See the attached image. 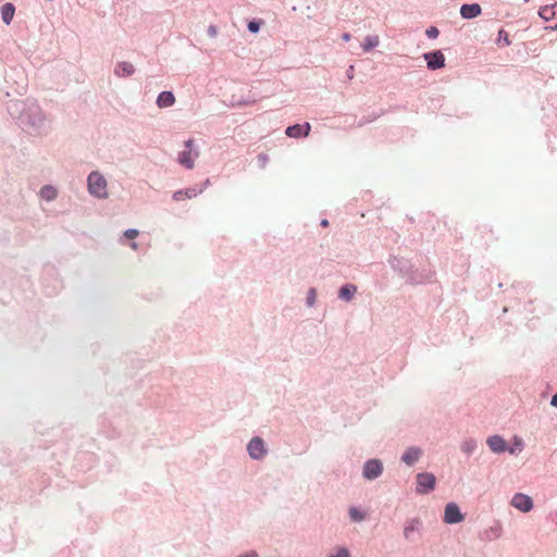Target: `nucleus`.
I'll return each instance as SVG.
<instances>
[{"label": "nucleus", "instance_id": "1", "mask_svg": "<svg viewBox=\"0 0 557 557\" xmlns=\"http://www.w3.org/2000/svg\"><path fill=\"white\" fill-rule=\"evenodd\" d=\"M8 112L20 126L34 137H45L52 129V121L34 99L11 100Z\"/></svg>", "mask_w": 557, "mask_h": 557}, {"label": "nucleus", "instance_id": "2", "mask_svg": "<svg viewBox=\"0 0 557 557\" xmlns=\"http://www.w3.org/2000/svg\"><path fill=\"white\" fill-rule=\"evenodd\" d=\"M86 186L88 194L98 200H106L109 198V182L100 171H91L87 175Z\"/></svg>", "mask_w": 557, "mask_h": 557}, {"label": "nucleus", "instance_id": "3", "mask_svg": "<svg viewBox=\"0 0 557 557\" xmlns=\"http://www.w3.org/2000/svg\"><path fill=\"white\" fill-rule=\"evenodd\" d=\"M199 157V150L195 146L194 139H188L184 144V150L178 153L177 162L191 170L195 166V160Z\"/></svg>", "mask_w": 557, "mask_h": 557}, {"label": "nucleus", "instance_id": "4", "mask_svg": "<svg viewBox=\"0 0 557 557\" xmlns=\"http://www.w3.org/2000/svg\"><path fill=\"white\" fill-rule=\"evenodd\" d=\"M388 263L399 274L409 277L411 283H417V281L410 276L412 272V264L409 260L398 257H392L389 258Z\"/></svg>", "mask_w": 557, "mask_h": 557}, {"label": "nucleus", "instance_id": "5", "mask_svg": "<svg viewBox=\"0 0 557 557\" xmlns=\"http://www.w3.org/2000/svg\"><path fill=\"white\" fill-rule=\"evenodd\" d=\"M435 486V476L432 473H419L417 475V492L420 494H425Z\"/></svg>", "mask_w": 557, "mask_h": 557}, {"label": "nucleus", "instance_id": "6", "mask_svg": "<svg viewBox=\"0 0 557 557\" xmlns=\"http://www.w3.org/2000/svg\"><path fill=\"white\" fill-rule=\"evenodd\" d=\"M428 69L434 71L445 66V57L441 50L426 52L423 54Z\"/></svg>", "mask_w": 557, "mask_h": 557}, {"label": "nucleus", "instance_id": "7", "mask_svg": "<svg viewBox=\"0 0 557 557\" xmlns=\"http://www.w3.org/2000/svg\"><path fill=\"white\" fill-rule=\"evenodd\" d=\"M465 517L455 503H449L445 507L444 521L448 524H455L463 521Z\"/></svg>", "mask_w": 557, "mask_h": 557}, {"label": "nucleus", "instance_id": "8", "mask_svg": "<svg viewBox=\"0 0 557 557\" xmlns=\"http://www.w3.org/2000/svg\"><path fill=\"white\" fill-rule=\"evenodd\" d=\"M383 472V465L377 459H370L364 463L363 476L368 480H373L380 476Z\"/></svg>", "mask_w": 557, "mask_h": 557}, {"label": "nucleus", "instance_id": "9", "mask_svg": "<svg viewBox=\"0 0 557 557\" xmlns=\"http://www.w3.org/2000/svg\"><path fill=\"white\" fill-rule=\"evenodd\" d=\"M511 506H513L516 509L522 511V512H529L533 508V500L530 496L517 493L513 495L511 499Z\"/></svg>", "mask_w": 557, "mask_h": 557}, {"label": "nucleus", "instance_id": "10", "mask_svg": "<svg viewBox=\"0 0 557 557\" xmlns=\"http://www.w3.org/2000/svg\"><path fill=\"white\" fill-rule=\"evenodd\" d=\"M247 449L252 459H261L267 454L264 442L258 436L249 442Z\"/></svg>", "mask_w": 557, "mask_h": 557}, {"label": "nucleus", "instance_id": "11", "mask_svg": "<svg viewBox=\"0 0 557 557\" xmlns=\"http://www.w3.org/2000/svg\"><path fill=\"white\" fill-rule=\"evenodd\" d=\"M311 129V125L309 123L304 124H295L288 126L285 131L286 135L292 138H299L301 136H308Z\"/></svg>", "mask_w": 557, "mask_h": 557}, {"label": "nucleus", "instance_id": "12", "mask_svg": "<svg viewBox=\"0 0 557 557\" xmlns=\"http://www.w3.org/2000/svg\"><path fill=\"white\" fill-rule=\"evenodd\" d=\"M486 443L493 453L500 454L507 450V443L499 435L490 436Z\"/></svg>", "mask_w": 557, "mask_h": 557}, {"label": "nucleus", "instance_id": "13", "mask_svg": "<svg viewBox=\"0 0 557 557\" xmlns=\"http://www.w3.org/2000/svg\"><path fill=\"white\" fill-rule=\"evenodd\" d=\"M481 12V5L478 3L462 4L460 8V15L466 20L474 18L479 16Z\"/></svg>", "mask_w": 557, "mask_h": 557}, {"label": "nucleus", "instance_id": "14", "mask_svg": "<svg viewBox=\"0 0 557 557\" xmlns=\"http://www.w3.org/2000/svg\"><path fill=\"white\" fill-rule=\"evenodd\" d=\"M175 96L172 91H162L159 94L156 100V104L160 109H165L174 106Z\"/></svg>", "mask_w": 557, "mask_h": 557}, {"label": "nucleus", "instance_id": "15", "mask_svg": "<svg viewBox=\"0 0 557 557\" xmlns=\"http://www.w3.org/2000/svg\"><path fill=\"white\" fill-rule=\"evenodd\" d=\"M422 455V450L419 447H409L401 457V460L408 465L412 466L416 463Z\"/></svg>", "mask_w": 557, "mask_h": 557}, {"label": "nucleus", "instance_id": "16", "mask_svg": "<svg viewBox=\"0 0 557 557\" xmlns=\"http://www.w3.org/2000/svg\"><path fill=\"white\" fill-rule=\"evenodd\" d=\"M135 67L129 62H119L114 69V74L119 77H128L133 75Z\"/></svg>", "mask_w": 557, "mask_h": 557}, {"label": "nucleus", "instance_id": "17", "mask_svg": "<svg viewBox=\"0 0 557 557\" xmlns=\"http://www.w3.org/2000/svg\"><path fill=\"white\" fill-rule=\"evenodd\" d=\"M357 293V286L354 284L343 285L338 290V298L344 301H351Z\"/></svg>", "mask_w": 557, "mask_h": 557}, {"label": "nucleus", "instance_id": "18", "mask_svg": "<svg viewBox=\"0 0 557 557\" xmlns=\"http://www.w3.org/2000/svg\"><path fill=\"white\" fill-rule=\"evenodd\" d=\"M39 196L46 201H53L58 197V189L52 185H45L40 188Z\"/></svg>", "mask_w": 557, "mask_h": 557}, {"label": "nucleus", "instance_id": "19", "mask_svg": "<svg viewBox=\"0 0 557 557\" xmlns=\"http://www.w3.org/2000/svg\"><path fill=\"white\" fill-rule=\"evenodd\" d=\"M14 13H15V7L12 3L8 2V3L3 4L1 7V18H2L3 23L9 25L13 20Z\"/></svg>", "mask_w": 557, "mask_h": 557}, {"label": "nucleus", "instance_id": "20", "mask_svg": "<svg viewBox=\"0 0 557 557\" xmlns=\"http://www.w3.org/2000/svg\"><path fill=\"white\" fill-rule=\"evenodd\" d=\"M380 45V37L377 35H368L364 37L361 47L364 52H369Z\"/></svg>", "mask_w": 557, "mask_h": 557}, {"label": "nucleus", "instance_id": "21", "mask_svg": "<svg viewBox=\"0 0 557 557\" xmlns=\"http://www.w3.org/2000/svg\"><path fill=\"white\" fill-rule=\"evenodd\" d=\"M555 7L556 4L541 7L539 10L540 17H542L544 21L553 20L556 16Z\"/></svg>", "mask_w": 557, "mask_h": 557}, {"label": "nucleus", "instance_id": "22", "mask_svg": "<svg viewBox=\"0 0 557 557\" xmlns=\"http://www.w3.org/2000/svg\"><path fill=\"white\" fill-rule=\"evenodd\" d=\"M317 289L314 287H310L306 295V306L312 308L317 302Z\"/></svg>", "mask_w": 557, "mask_h": 557}, {"label": "nucleus", "instance_id": "23", "mask_svg": "<svg viewBox=\"0 0 557 557\" xmlns=\"http://www.w3.org/2000/svg\"><path fill=\"white\" fill-rule=\"evenodd\" d=\"M512 443H513V447H509V448L507 447V450H508L511 455L516 454V450H517V449L520 451V450L522 449V447H523V441H522V438H521V437H519V436H517V435L512 437Z\"/></svg>", "mask_w": 557, "mask_h": 557}, {"label": "nucleus", "instance_id": "24", "mask_svg": "<svg viewBox=\"0 0 557 557\" xmlns=\"http://www.w3.org/2000/svg\"><path fill=\"white\" fill-rule=\"evenodd\" d=\"M476 447V444L474 441L470 440V441H466L465 443H462L461 445V449L462 451H465L466 454L470 455L473 453V450L475 449Z\"/></svg>", "mask_w": 557, "mask_h": 557}, {"label": "nucleus", "instance_id": "25", "mask_svg": "<svg viewBox=\"0 0 557 557\" xmlns=\"http://www.w3.org/2000/svg\"><path fill=\"white\" fill-rule=\"evenodd\" d=\"M203 189H197V188H187L184 190L185 198L191 199L201 194Z\"/></svg>", "mask_w": 557, "mask_h": 557}, {"label": "nucleus", "instance_id": "26", "mask_svg": "<svg viewBox=\"0 0 557 557\" xmlns=\"http://www.w3.org/2000/svg\"><path fill=\"white\" fill-rule=\"evenodd\" d=\"M349 516L355 521L363 520L364 516L357 508H350Z\"/></svg>", "mask_w": 557, "mask_h": 557}, {"label": "nucleus", "instance_id": "27", "mask_svg": "<svg viewBox=\"0 0 557 557\" xmlns=\"http://www.w3.org/2000/svg\"><path fill=\"white\" fill-rule=\"evenodd\" d=\"M425 35L430 38V39H435L438 37L440 35V30L435 27V26H431L429 27L426 30H425Z\"/></svg>", "mask_w": 557, "mask_h": 557}, {"label": "nucleus", "instance_id": "28", "mask_svg": "<svg viewBox=\"0 0 557 557\" xmlns=\"http://www.w3.org/2000/svg\"><path fill=\"white\" fill-rule=\"evenodd\" d=\"M123 235L127 239H135L139 235V231L136 228H128L124 232Z\"/></svg>", "mask_w": 557, "mask_h": 557}, {"label": "nucleus", "instance_id": "29", "mask_svg": "<svg viewBox=\"0 0 557 557\" xmlns=\"http://www.w3.org/2000/svg\"><path fill=\"white\" fill-rule=\"evenodd\" d=\"M248 30L251 33H258L260 29V22L258 21H250L247 25Z\"/></svg>", "mask_w": 557, "mask_h": 557}, {"label": "nucleus", "instance_id": "30", "mask_svg": "<svg viewBox=\"0 0 557 557\" xmlns=\"http://www.w3.org/2000/svg\"><path fill=\"white\" fill-rule=\"evenodd\" d=\"M331 557H350L348 549L344 547H339L336 550V554L331 555Z\"/></svg>", "mask_w": 557, "mask_h": 557}, {"label": "nucleus", "instance_id": "31", "mask_svg": "<svg viewBox=\"0 0 557 557\" xmlns=\"http://www.w3.org/2000/svg\"><path fill=\"white\" fill-rule=\"evenodd\" d=\"M208 36L214 38L218 35V28L214 25H210L207 29Z\"/></svg>", "mask_w": 557, "mask_h": 557}, {"label": "nucleus", "instance_id": "32", "mask_svg": "<svg viewBox=\"0 0 557 557\" xmlns=\"http://www.w3.org/2000/svg\"><path fill=\"white\" fill-rule=\"evenodd\" d=\"M185 198L184 190H177L173 194V199L175 201H181Z\"/></svg>", "mask_w": 557, "mask_h": 557}, {"label": "nucleus", "instance_id": "33", "mask_svg": "<svg viewBox=\"0 0 557 557\" xmlns=\"http://www.w3.org/2000/svg\"><path fill=\"white\" fill-rule=\"evenodd\" d=\"M258 160H259L260 166H261V168H264V166H265V164H267V162H268V160H269V158H268V156H267V154H260V156L258 157Z\"/></svg>", "mask_w": 557, "mask_h": 557}, {"label": "nucleus", "instance_id": "34", "mask_svg": "<svg viewBox=\"0 0 557 557\" xmlns=\"http://www.w3.org/2000/svg\"><path fill=\"white\" fill-rule=\"evenodd\" d=\"M499 40H504L505 45H509L508 35L504 30H499Z\"/></svg>", "mask_w": 557, "mask_h": 557}, {"label": "nucleus", "instance_id": "35", "mask_svg": "<svg viewBox=\"0 0 557 557\" xmlns=\"http://www.w3.org/2000/svg\"><path fill=\"white\" fill-rule=\"evenodd\" d=\"M350 38H351V36H350V34H349V33H344V34L342 35V39H343L344 41H349V40H350Z\"/></svg>", "mask_w": 557, "mask_h": 557}, {"label": "nucleus", "instance_id": "36", "mask_svg": "<svg viewBox=\"0 0 557 557\" xmlns=\"http://www.w3.org/2000/svg\"><path fill=\"white\" fill-rule=\"evenodd\" d=\"M352 72H354V66H352V65H350V66H349V69H348V71H347V76H348V78H349V79H351V78H352Z\"/></svg>", "mask_w": 557, "mask_h": 557}, {"label": "nucleus", "instance_id": "37", "mask_svg": "<svg viewBox=\"0 0 557 557\" xmlns=\"http://www.w3.org/2000/svg\"><path fill=\"white\" fill-rule=\"evenodd\" d=\"M239 557H258V554L255 553V552H251V553H248V554H245V555H242Z\"/></svg>", "mask_w": 557, "mask_h": 557}, {"label": "nucleus", "instance_id": "38", "mask_svg": "<svg viewBox=\"0 0 557 557\" xmlns=\"http://www.w3.org/2000/svg\"><path fill=\"white\" fill-rule=\"evenodd\" d=\"M550 404L552 406L557 407V393L553 396Z\"/></svg>", "mask_w": 557, "mask_h": 557}, {"label": "nucleus", "instance_id": "39", "mask_svg": "<svg viewBox=\"0 0 557 557\" xmlns=\"http://www.w3.org/2000/svg\"><path fill=\"white\" fill-rule=\"evenodd\" d=\"M129 246H131V248H132L133 250H137V249H138V244H137V243H135V242L131 243V245H129Z\"/></svg>", "mask_w": 557, "mask_h": 557}, {"label": "nucleus", "instance_id": "40", "mask_svg": "<svg viewBox=\"0 0 557 557\" xmlns=\"http://www.w3.org/2000/svg\"><path fill=\"white\" fill-rule=\"evenodd\" d=\"M209 185H210V180H209V178H207V180H206V182H205V184H203V187L206 188V187H208Z\"/></svg>", "mask_w": 557, "mask_h": 557}, {"label": "nucleus", "instance_id": "41", "mask_svg": "<svg viewBox=\"0 0 557 557\" xmlns=\"http://www.w3.org/2000/svg\"><path fill=\"white\" fill-rule=\"evenodd\" d=\"M321 225H322V226H327V225H329L327 220H322Z\"/></svg>", "mask_w": 557, "mask_h": 557}, {"label": "nucleus", "instance_id": "42", "mask_svg": "<svg viewBox=\"0 0 557 557\" xmlns=\"http://www.w3.org/2000/svg\"><path fill=\"white\" fill-rule=\"evenodd\" d=\"M546 29H548V27H546ZM549 29H550V30H557V24H556V25H554V26H550V27H549Z\"/></svg>", "mask_w": 557, "mask_h": 557}, {"label": "nucleus", "instance_id": "43", "mask_svg": "<svg viewBox=\"0 0 557 557\" xmlns=\"http://www.w3.org/2000/svg\"><path fill=\"white\" fill-rule=\"evenodd\" d=\"M408 533H409V530H408V529H406V530H405V536H406V537H408Z\"/></svg>", "mask_w": 557, "mask_h": 557}, {"label": "nucleus", "instance_id": "44", "mask_svg": "<svg viewBox=\"0 0 557 557\" xmlns=\"http://www.w3.org/2000/svg\"><path fill=\"white\" fill-rule=\"evenodd\" d=\"M556 7H555V15H557V3H555Z\"/></svg>", "mask_w": 557, "mask_h": 557}, {"label": "nucleus", "instance_id": "45", "mask_svg": "<svg viewBox=\"0 0 557 557\" xmlns=\"http://www.w3.org/2000/svg\"><path fill=\"white\" fill-rule=\"evenodd\" d=\"M245 103H246V102H240V101H239V102H237V104H238V106H242V104H245Z\"/></svg>", "mask_w": 557, "mask_h": 557}]
</instances>
